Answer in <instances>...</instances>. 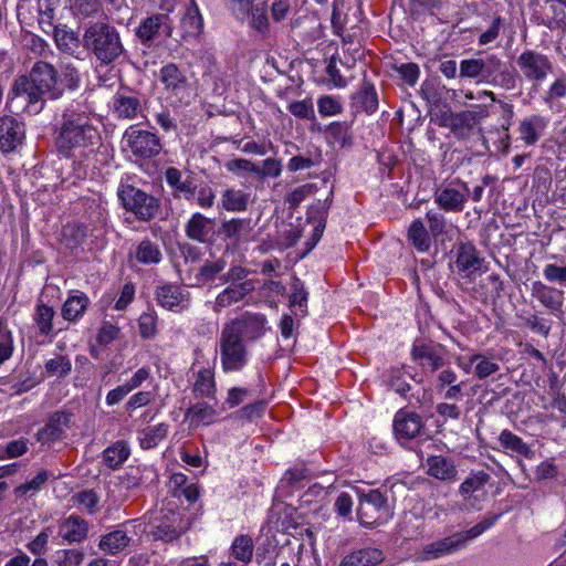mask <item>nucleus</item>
I'll use <instances>...</instances> for the list:
<instances>
[{
    "instance_id": "nucleus-1",
    "label": "nucleus",
    "mask_w": 566,
    "mask_h": 566,
    "mask_svg": "<svg viewBox=\"0 0 566 566\" xmlns=\"http://www.w3.org/2000/svg\"><path fill=\"white\" fill-rule=\"evenodd\" d=\"M99 140L101 134L94 124V113L87 103H69L54 125V145L59 155L65 158L90 156Z\"/></svg>"
},
{
    "instance_id": "nucleus-2",
    "label": "nucleus",
    "mask_w": 566,
    "mask_h": 566,
    "mask_svg": "<svg viewBox=\"0 0 566 566\" xmlns=\"http://www.w3.org/2000/svg\"><path fill=\"white\" fill-rule=\"evenodd\" d=\"M265 325V315L251 312H245L223 325L217 349L223 373H240L248 366L250 345L264 336Z\"/></svg>"
},
{
    "instance_id": "nucleus-3",
    "label": "nucleus",
    "mask_w": 566,
    "mask_h": 566,
    "mask_svg": "<svg viewBox=\"0 0 566 566\" xmlns=\"http://www.w3.org/2000/svg\"><path fill=\"white\" fill-rule=\"evenodd\" d=\"M83 48L103 66L116 63L127 51L120 32L106 21H93L84 27Z\"/></svg>"
},
{
    "instance_id": "nucleus-4",
    "label": "nucleus",
    "mask_w": 566,
    "mask_h": 566,
    "mask_svg": "<svg viewBox=\"0 0 566 566\" xmlns=\"http://www.w3.org/2000/svg\"><path fill=\"white\" fill-rule=\"evenodd\" d=\"M132 178L120 180L117 187V197L123 208L143 222H149L156 218L160 210L159 199L151 193L138 188Z\"/></svg>"
},
{
    "instance_id": "nucleus-5",
    "label": "nucleus",
    "mask_w": 566,
    "mask_h": 566,
    "mask_svg": "<svg viewBox=\"0 0 566 566\" xmlns=\"http://www.w3.org/2000/svg\"><path fill=\"white\" fill-rule=\"evenodd\" d=\"M45 104L46 99L25 74L13 80L7 94L6 109L8 112L14 113L21 107L29 115H38L43 111Z\"/></svg>"
},
{
    "instance_id": "nucleus-6",
    "label": "nucleus",
    "mask_w": 566,
    "mask_h": 566,
    "mask_svg": "<svg viewBox=\"0 0 566 566\" xmlns=\"http://www.w3.org/2000/svg\"><path fill=\"white\" fill-rule=\"evenodd\" d=\"M392 517L387 496L377 489L358 492L357 518L364 527L386 524Z\"/></svg>"
},
{
    "instance_id": "nucleus-7",
    "label": "nucleus",
    "mask_w": 566,
    "mask_h": 566,
    "mask_svg": "<svg viewBox=\"0 0 566 566\" xmlns=\"http://www.w3.org/2000/svg\"><path fill=\"white\" fill-rule=\"evenodd\" d=\"M469 198V185L460 178L441 182L433 193V200L438 208L444 212L452 213L462 212Z\"/></svg>"
},
{
    "instance_id": "nucleus-8",
    "label": "nucleus",
    "mask_w": 566,
    "mask_h": 566,
    "mask_svg": "<svg viewBox=\"0 0 566 566\" xmlns=\"http://www.w3.org/2000/svg\"><path fill=\"white\" fill-rule=\"evenodd\" d=\"M123 139L126 142L127 149L132 155L140 160L155 158L163 150V145L157 134L140 129L137 126L127 128Z\"/></svg>"
},
{
    "instance_id": "nucleus-9",
    "label": "nucleus",
    "mask_w": 566,
    "mask_h": 566,
    "mask_svg": "<svg viewBox=\"0 0 566 566\" xmlns=\"http://www.w3.org/2000/svg\"><path fill=\"white\" fill-rule=\"evenodd\" d=\"M521 75L528 82L541 84L553 72L554 63L542 52L526 49L516 57Z\"/></svg>"
},
{
    "instance_id": "nucleus-10",
    "label": "nucleus",
    "mask_w": 566,
    "mask_h": 566,
    "mask_svg": "<svg viewBox=\"0 0 566 566\" xmlns=\"http://www.w3.org/2000/svg\"><path fill=\"white\" fill-rule=\"evenodd\" d=\"M385 382L415 408H422L431 402L432 396L429 389L412 390L411 385L406 380L403 368H390L385 375Z\"/></svg>"
},
{
    "instance_id": "nucleus-11",
    "label": "nucleus",
    "mask_w": 566,
    "mask_h": 566,
    "mask_svg": "<svg viewBox=\"0 0 566 566\" xmlns=\"http://www.w3.org/2000/svg\"><path fill=\"white\" fill-rule=\"evenodd\" d=\"M446 354L443 345L430 339H416L410 350L412 361L429 373H436L443 367Z\"/></svg>"
},
{
    "instance_id": "nucleus-12",
    "label": "nucleus",
    "mask_w": 566,
    "mask_h": 566,
    "mask_svg": "<svg viewBox=\"0 0 566 566\" xmlns=\"http://www.w3.org/2000/svg\"><path fill=\"white\" fill-rule=\"evenodd\" d=\"M27 139L25 123L12 115L0 116V151L4 155L19 151Z\"/></svg>"
},
{
    "instance_id": "nucleus-13",
    "label": "nucleus",
    "mask_w": 566,
    "mask_h": 566,
    "mask_svg": "<svg viewBox=\"0 0 566 566\" xmlns=\"http://www.w3.org/2000/svg\"><path fill=\"white\" fill-rule=\"evenodd\" d=\"M253 224L250 218H231L221 222L218 234L226 242L227 251H235L251 240Z\"/></svg>"
},
{
    "instance_id": "nucleus-14",
    "label": "nucleus",
    "mask_w": 566,
    "mask_h": 566,
    "mask_svg": "<svg viewBox=\"0 0 566 566\" xmlns=\"http://www.w3.org/2000/svg\"><path fill=\"white\" fill-rule=\"evenodd\" d=\"M25 75L45 99L61 98V91L56 87V70L52 64L38 61Z\"/></svg>"
},
{
    "instance_id": "nucleus-15",
    "label": "nucleus",
    "mask_w": 566,
    "mask_h": 566,
    "mask_svg": "<svg viewBox=\"0 0 566 566\" xmlns=\"http://www.w3.org/2000/svg\"><path fill=\"white\" fill-rule=\"evenodd\" d=\"M150 534L154 539L171 542L178 538L182 532V520L179 512L161 510L150 522Z\"/></svg>"
},
{
    "instance_id": "nucleus-16",
    "label": "nucleus",
    "mask_w": 566,
    "mask_h": 566,
    "mask_svg": "<svg viewBox=\"0 0 566 566\" xmlns=\"http://www.w3.org/2000/svg\"><path fill=\"white\" fill-rule=\"evenodd\" d=\"M170 22L167 13H155L140 21L135 30V35L144 46L150 48L161 30L165 32V36H171L172 25Z\"/></svg>"
},
{
    "instance_id": "nucleus-17",
    "label": "nucleus",
    "mask_w": 566,
    "mask_h": 566,
    "mask_svg": "<svg viewBox=\"0 0 566 566\" xmlns=\"http://www.w3.org/2000/svg\"><path fill=\"white\" fill-rule=\"evenodd\" d=\"M155 296L161 307L175 313H181L190 306L189 292L177 284L164 283L158 285Z\"/></svg>"
},
{
    "instance_id": "nucleus-18",
    "label": "nucleus",
    "mask_w": 566,
    "mask_h": 566,
    "mask_svg": "<svg viewBox=\"0 0 566 566\" xmlns=\"http://www.w3.org/2000/svg\"><path fill=\"white\" fill-rule=\"evenodd\" d=\"M531 294L546 308L548 314L557 318L564 316V291L546 285L541 281H534L531 286Z\"/></svg>"
},
{
    "instance_id": "nucleus-19",
    "label": "nucleus",
    "mask_w": 566,
    "mask_h": 566,
    "mask_svg": "<svg viewBox=\"0 0 566 566\" xmlns=\"http://www.w3.org/2000/svg\"><path fill=\"white\" fill-rule=\"evenodd\" d=\"M392 428L400 442L410 441L421 434L424 422L417 412L401 408L395 415Z\"/></svg>"
},
{
    "instance_id": "nucleus-20",
    "label": "nucleus",
    "mask_w": 566,
    "mask_h": 566,
    "mask_svg": "<svg viewBox=\"0 0 566 566\" xmlns=\"http://www.w3.org/2000/svg\"><path fill=\"white\" fill-rule=\"evenodd\" d=\"M72 417L73 413L66 410L53 412L44 427L38 430L36 441L45 444L63 439L65 430L71 426Z\"/></svg>"
},
{
    "instance_id": "nucleus-21",
    "label": "nucleus",
    "mask_w": 566,
    "mask_h": 566,
    "mask_svg": "<svg viewBox=\"0 0 566 566\" xmlns=\"http://www.w3.org/2000/svg\"><path fill=\"white\" fill-rule=\"evenodd\" d=\"M158 77L165 91L170 95L182 96L189 91L188 77L176 63L165 64L160 69Z\"/></svg>"
},
{
    "instance_id": "nucleus-22",
    "label": "nucleus",
    "mask_w": 566,
    "mask_h": 566,
    "mask_svg": "<svg viewBox=\"0 0 566 566\" xmlns=\"http://www.w3.org/2000/svg\"><path fill=\"white\" fill-rule=\"evenodd\" d=\"M439 126L449 128L458 139L469 138L476 127L474 115L467 111L443 113L439 118Z\"/></svg>"
},
{
    "instance_id": "nucleus-23",
    "label": "nucleus",
    "mask_w": 566,
    "mask_h": 566,
    "mask_svg": "<svg viewBox=\"0 0 566 566\" xmlns=\"http://www.w3.org/2000/svg\"><path fill=\"white\" fill-rule=\"evenodd\" d=\"M468 541L462 532H457L442 539L429 543L422 548V559H437L450 555L463 547Z\"/></svg>"
},
{
    "instance_id": "nucleus-24",
    "label": "nucleus",
    "mask_w": 566,
    "mask_h": 566,
    "mask_svg": "<svg viewBox=\"0 0 566 566\" xmlns=\"http://www.w3.org/2000/svg\"><path fill=\"white\" fill-rule=\"evenodd\" d=\"M379 105L378 93L375 85L364 80L358 90L350 97V107L354 114L364 112L371 115Z\"/></svg>"
},
{
    "instance_id": "nucleus-25",
    "label": "nucleus",
    "mask_w": 566,
    "mask_h": 566,
    "mask_svg": "<svg viewBox=\"0 0 566 566\" xmlns=\"http://www.w3.org/2000/svg\"><path fill=\"white\" fill-rule=\"evenodd\" d=\"M549 125V118L539 114L524 117L518 125L520 139L526 146H534L545 134Z\"/></svg>"
},
{
    "instance_id": "nucleus-26",
    "label": "nucleus",
    "mask_w": 566,
    "mask_h": 566,
    "mask_svg": "<svg viewBox=\"0 0 566 566\" xmlns=\"http://www.w3.org/2000/svg\"><path fill=\"white\" fill-rule=\"evenodd\" d=\"M88 523L76 514L62 520L57 525V535L67 544H78L84 542L88 535Z\"/></svg>"
},
{
    "instance_id": "nucleus-27",
    "label": "nucleus",
    "mask_w": 566,
    "mask_h": 566,
    "mask_svg": "<svg viewBox=\"0 0 566 566\" xmlns=\"http://www.w3.org/2000/svg\"><path fill=\"white\" fill-rule=\"evenodd\" d=\"M164 259L159 244L148 238L138 242L128 253V261L132 264L157 265Z\"/></svg>"
},
{
    "instance_id": "nucleus-28",
    "label": "nucleus",
    "mask_w": 566,
    "mask_h": 566,
    "mask_svg": "<svg viewBox=\"0 0 566 566\" xmlns=\"http://www.w3.org/2000/svg\"><path fill=\"white\" fill-rule=\"evenodd\" d=\"M482 262L483 258L473 243L461 242L455 247V265L460 272L473 274L481 269Z\"/></svg>"
},
{
    "instance_id": "nucleus-29",
    "label": "nucleus",
    "mask_w": 566,
    "mask_h": 566,
    "mask_svg": "<svg viewBox=\"0 0 566 566\" xmlns=\"http://www.w3.org/2000/svg\"><path fill=\"white\" fill-rule=\"evenodd\" d=\"M539 23L552 31H566V6L557 0H545L539 11Z\"/></svg>"
},
{
    "instance_id": "nucleus-30",
    "label": "nucleus",
    "mask_w": 566,
    "mask_h": 566,
    "mask_svg": "<svg viewBox=\"0 0 566 566\" xmlns=\"http://www.w3.org/2000/svg\"><path fill=\"white\" fill-rule=\"evenodd\" d=\"M255 289L253 281H243L238 284H231L220 292L214 302V311L220 312L221 308L231 306L241 302L248 294Z\"/></svg>"
},
{
    "instance_id": "nucleus-31",
    "label": "nucleus",
    "mask_w": 566,
    "mask_h": 566,
    "mask_svg": "<svg viewBox=\"0 0 566 566\" xmlns=\"http://www.w3.org/2000/svg\"><path fill=\"white\" fill-rule=\"evenodd\" d=\"M353 122H332L324 128L327 144L339 148H349L354 145Z\"/></svg>"
},
{
    "instance_id": "nucleus-32",
    "label": "nucleus",
    "mask_w": 566,
    "mask_h": 566,
    "mask_svg": "<svg viewBox=\"0 0 566 566\" xmlns=\"http://www.w3.org/2000/svg\"><path fill=\"white\" fill-rule=\"evenodd\" d=\"M113 111L118 118L134 119L142 112V102L130 92L118 91L114 96Z\"/></svg>"
},
{
    "instance_id": "nucleus-33",
    "label": "nucleus",
    "mask_w": 566,
    "mask_h": 566,
    "mask_svg": "<svg viewBox=\"0 0 566 566\" xmlns=\"http://www.w3.org/2000/svg\"><path fill=\"white\" fill-rule=\"evenodd\" d=\"M55 315H56V312L53 306H50L49 304L44 303L41 300L38 301L32 318L38 328L39 335L52 338L59 332L62 331V329H59V331L54 329L53 321H54Z\"/></svg>"
},
{
    "instance_id": "nucleus-34",
    "label": "nucleus",
    "mask_w": 566,
    "mask_h": 566,
    "mask_svg": "<svg viewBox=\"0 0 566 566\" xmlns=\"http://www.w3.org/2000/svg\"><path fill=\"white\" fill-rule=\"evenodd\" d=\"M90 298L84 292L76 291L67 296L61 308V315L69 323L78 322L90 306Z\"/></svg>"
},
{
    "instance_id": "nucleus-35",
    "label": "nucleus",
    "mask_w": 566,
    "mask_h": 566,
    "mask_svg": "<svg viewBox=\"0 0 566 566\" xmlns=\"http://www.w3.org/2000/svg\"><path fill=\"white\" fill-rule=\"evenodd\" d=\"M213 220L200 212L193 213L185 224V233L188 239L199 243H207L212 230Z\"/></svg>"
},
{
    "instance_id": "nucleus-36",
    "label": "nucleus",
    "mask_w": 566,
    "mask_h": 566,
    "mask_svg": "<svg viewBox=\"0 0 566 566\" xmlns=\"http://www.w3.org/2000/svg\"><path fill=\"white\" fill-rule=\"evenodd\" d=\"M428 474L441 481H452L457 476L454 461L442 455H430L427 459Z\"/></svg>"
},
{
    "instance_id": "nucleus-37",
    "label": "nucleus",
    "mask_w": 566,
    "mask_h": 566,
    "mask_svg": "<svg viewBox=\"0 0 566 566\" xmlns=\"http://www.w3.org/2000/svg\"><path fill=\"white\" fill-rule=\"evenodd\" d=\"M384 560V553L375 547H365L346 555L339 566H376Z\"/></svg>"
},
{
    "instance_id": "nucleus-38",
    "label": "nucleus",
    "mask_w": 566,
    "mask_h": 566,
    "mask_svg": "<svg viewBox=\"0 0 566 566\" xmlns=\"http://www.w3.org/2000/svg\"><path fill=\"white\" fill-rule=\"evenodd\" d=\"M250 195L241 189L227 188L223 190L219 207L228 212H242L248 209Z\"/></svg>"
},
{
    "instance_id": "nucleus-39",
    "label": "nucleus",
    "mask_w": 566,
    "mask_h": 566,
    "mask_svg": "<svg viewBox=\"0 0 566 566\" xmlns=\"http://www.w3.org/2000/svg\"><path fill=\"white\" fill-rule=\"evenodd\" d=\"M53 36L57 49L66 54H74L82 43V39L65 24L54 25Z\"/></svg>"
},
{
    "instance_id": "nucleus-40",
    "label": "nucleus",
    "mask_w": 566,
    "mask_h": 566,
    "mask_svg": "<svg viewBox=\"0 0 566 566\" xmlns=\"http://www.w3.org/2000/svg\"><path fill=\"white\" fill-rule=\"evenodd\" d=\"M130 448L125 440H118L103 451V461L112 470L119 469L128 459Z\"/></svg>"
},
{
    "instance_id": "nucleus-41",
    "label": "nucleus",
    "mask_w": 566,
    "mask_h": 566,
    "mask_svg": "<svg viewBox=\"0 0 566 566\" xmlns=\"http://www.w3.org/2000/svg\"><path fill=\"white\" fill-rule=\"evenodd\" d=\"M227 266V261L223 258L217 260H206L199 268L195 275L197 285H206L212 283L216 279L220 280Z\"/></svg>"
},
{
    "instance_id": "nucleus-42",
    "label": "nucleus",
    "mask_w": 566,
    "mask_h": 566,
    "mask_svg": "<svg viewBox=\"0 0 566 566\" xmlns=\"http://www.w3.org/2000/svg\"><path fill=\"white\" fill-rule=\"evenodd\" d=\"M180 23L185 34L188 36H197L202 32L203 18L195 0H190Z\"/></svg>"
},
{
    "instance_id": "nucleus-43",
    "label": "nucleus",
    "mask_w": 566,
    "mask_h": 566,
    "mask_svg": "<svg viewBox=\"0 0 566 566\" xmlns=\"http://www.w3.org/2000/svg\"><path fill=\"white\" fill-rule=\"evenodd\" d=\"M130 541L132 538L124 531L115 530L101 537L98 547L105 553L116 555L123 552L130 544Z\"/></svg>"
},
{
    "instance_id": "nucleus-44",
    "label": "nucleus",
    "mask_w": 566,
    "mask_h": 566,
    "mask_svg": "<svg viewBox=\"0 0 566 566\" xmlns=\"http://www.w3.org/2000/svg\"><path fill=\"white\" fill-rule=\"evenodd\" d=\"M253 549L254 544L251 536L242 534L233 539L230 547V557L245 566L252 560Z\"/></svg>"
},
{
    "instance_id": "nucleus-45",
    "label": "nucleus",
    "mask_w": 566,
    "mask_h": 566,
    "mask_svg": "<svg viewBox=\"0 0 566 566\" xmlns=\"http://www.w3.org/2000/svg\"><path fill=\"white\" fill-rule=\"evenodd\" d=\"M165 180L166 182L175 190V196L177 193L184 195L186 199H190L195 196L196 187L190 179L181 180V171L175 167H169L165 171Z\"/></svg>"
},
{
    "instance_id": "nucleus-46",
    "label": "nucleus",
    "mask_w": 566,
    "mask_h": 566,
    "mask_svg": "<svg viewBox=\"0 0 566 566\" xmlns=\"http://www.w3.org/2000/svg\"><path fill=\"white\" fill-rule=\"evenodd\" d=\"M168 434V424L159 423L156 426L147 427L138 431V441L144 450H149L158 446Z\"/></svg>"
},
{
    "instance_id": "nucleus-47",
    "label": "nucleus",
    "mask_w": 566,
    "mask_h": 566,
    "mask_svg": "<svg viewBox=\"0 0 566 566\" xmlns=\"http://www.w3.org/2000/svg\"><path fill=\"white\" fill-rule=\"evenodd\" d=\"M193 392L197 397L214 398L216 381L211 369L203 368L199 370L193 384Z\"/></svg>"
},
{
    "instance_id": "nucleus-48",
    "label": "nucleus",
    "mask_w": 566,
    "mask_h": 566,
    "mask_svg": "<svg viewBox=\"0 0 566 566\" xmlns=\"http://www.w3.org/2000/svg\"><path fill=\"white\" fill-rule=\"evenodd\" d=\"M408 239L413 244V247L420 252H426L430 249V234L426 229L423 222L419 219L411 222L408 229Z\"/></svg>"
},
{
    "instance_id": "nucleus-49",
    "label": "nucleus",
    "mask_w": 566,
    "mask_h": 566,
    "mask_svg": "<svg viewBox=\"0 0 566 566\" xmlns=\"http://www.w3.org/2000/svg\"><path fill=\"white\" fill-rule=\"evenodd\" d=\"M80 83V72L72 64H66L60 73L56 72V87L61 91V97L64 95L65 90L75 91L78 88Z\"/></svg>"
},
{
    "instance_id": "nucleus-50",
    "label": "nucleus",
    "mask_w": 566,
    "mask_h": 566,
    "mask_svg": "<svg viewBox=\"0 0 566 566\" xmlns=\"http://www.w3.org/2000/svg\"><path fill=\"white\" fill-rule=\"evenodd\" d=\"M469 364L474 366V375L481 380L500 370V365L495 360L482 354L471 355Z\"/></svg>"
},
{
    "instance_id": "nucleus-51",
    "label": "nucleus",
    "mask_w": 566,
    "mask_h": 566,
    "mask_svg": "<svg viewBox=\"0 0 566 566\" xmlns=\"http://www.w3.org/2000/svg\"><path fill=\"white\" fill-rule=\"evenodd\" d=\"M490 479L491 475L488 472L478 471L461 483L459 492L463 497L469 499L473 493L483 490Z\"/></svg>"
},
{
    "instance_id": "nucleus-52",
    "label": "nucleus",
    "mask_w": 566,
    "mask_h": 566,
    "mask_svg": "<svg viewBox=\"0 0 566 566\" xmlns=\"http://www.w3.org/2000/svg\"><path fill=\"white\" fill-rule=\"evenodd\" d=\"M14 352V338L8 322L0 318V366L8 361Z\"/></svg>"
},
{
    "instance_id": "nucleus-53",
    "label": "nucleus",
    "mask_w": 566,
    "mask_h": 566,
    "mask_svg": "<svg viewBox=\"0 0 566 566\" xmlns=\"http://www.w3.org/2000/svg\"><path fill=\"white\" fill-rule=\"evenodd\" d=\"M216 416V409L207 402H198L186 411V418H190L191 422L196 423L210 424Z\"/></svg>"
},
{
    "instance_id": "nucleus-54",
    "label": "nucleus",
    "mask_w": 566,
    "mask_h": 566,
    "mask_svg": "<svg viewBox=\"0 0 566 566\" xmlns=\"http://www.w3.org/2000/svg\"><path fill=\"white\" fill-rule=\"evenodd\" d=\"M520 83L521 75L515 70H510L503 64L491 85L505 91H514Z\"/></svg>"
},
{
    "instance_id": "nucleus-55",
    "label": "nucleus",
    "mask_w": 566,
    "mask_h": 566,
    "mask_svg": "<svg viewBox=\"0 0 566 566\" xmlns=\"http://www.w3.org/2000/svg\"><path fill=\"white\" fill-rule=\"evenodd\" d=\"M64 243L70 249L81 245L86 239V228L80 223H67L62 229Z\"/></svg>"
},
{
    "instance_id": "nucleus-56",
    "label": "nucleus",
    "mask_w": 566,
    "mask_h": 566,
    "mask_svg": "<svg viewBox=\"0 0 566 566\" xmlns=\"http://www.w3.org/2000/svg\"><path fill=\"white\" fill-rule=\"evenodd\" d=\"M503 64L504 62L494 54L481 57L480 82L491 85Z\"/></svg>"
},
{
    "instance_id": "nucleus-57",
    "label": "nucleus",
    "mask_w": 566,
    "mask_h": 566,
    "mask_svg": "<svg viewBox=\"0 0 566 566\" xmlns=\"http://www.w3.org/2000/svg\"><path fill=\"white\" fill-rule=\"evenodd\" d=\"M158 315L155 311L143 313L138 318V332L143 339H154L158 334Z\"/></svg>"
},
{
    "instance_id": "nucleus-58",
    "label": "nucleus",
    "mask_w": 566,
    "mask_h": 566,
    "mask_svg": "<svg viewBox=\"0 0 566 566\" xmlns=\"http://www.w3.org/2000/svg\"><path fill=\"white\" fill-rule=\"evenodd\" d=\"M332 201L333 189L329 191V195L325 200H317L307 209V219L311 221H316V224L323 223L325 228Z\"/></svg>"
},
{
    "instance_id": "nucleus-59",
    "label": "nucleus",
    "mask_w": 566,
    "mask_h": 566,
    "mask_svg": "<svg viewBox=\"0 0 566 566\" xmlns=\"http://www.w3.org/2000/svg\"><path fill=\"white\" fill-rule=\"evenodd\" d=\"M70 171L64 180H70L72 185H76L77 181L84 180L87 177L88 172V156L84 157L81 155H76L75 157L70 158Z\"/></svg>"
},
{
    "instance_id": "nucleus-60",
    "label": "nucleus",
    "mask_w": 566,
    "mask_h": 566,
    "mask_svg": "<svg viewBox=\"0 0 566 566\" xmlns=\"http://www.w3.org/2000/svg\"><path fill=\"white\" fill-rule=\"evenodd\" d=\"M500 443L503 448L510 449L521 455L527 457L531 452L530 447L510 430H503L499 437Z\"/></svg>"
},
{
    "instance_id": "nucleus-61",
    "label": "nucleus",
    "mask_w": 566,
    "mask_h": 566,
    "mask_svg": "<svg viewBox=\"0 0 566 566\" xmlns=\"http://www.w3.org/2000/svg\"><path fill=\"white\" fill-rule=\"evenodd\" d=\"M74 504L85 511L87 514H94L98 510L99 497L93 490H85L76 493L72 497Z\"/></svg>"
},
{
    "instance_id": "nucleus-62",
    "label": "nucleus",
    "mask_w": 566,
    "mask_h": 566,
    "mask_svg": "<svg viewBox=\"0 0 566 566\" xmlns=\"http://www.w3.org/2000/svg\"><path fill=\"white\" fill-rule=\"evenodd\" d=\"M317 109L323 117L338 115L343 112V101L339 96L322 95L317 99Z\"/></svg>"
},
{
    "instance_id": "nucleus-63",
    "label": "nucleus",
    "mask_w": 566,
    "mask_h": 566,
    "mask_svg": "<svg viewBox=\"0 0 566 566\" xmlns=\"http://www.w3.org/2000/svg\"><path fill=\"white\" fill-rule=\"evenodd\" d=\"M565 96H566V74L562 73L549 85V87L543 95V101L546 105L552 106L556 99H559Z\"/></svg>"
},
{
    "instance_id": "nucleus-64",
    "label": "nucleus",
    "mask_w": 566,
    "mask_h": 566,
    "mask_svg": "<svg viewBox=\"0 0 566 566\" xmlns=\"http://www.w3.org/2000/svg\"><path fill=\"white\" fill-rule=\"evenodd\" d=\"M85 559L83 551L69 548L56 552V566H81Z\"/></svg>"
}]
</instances>
